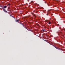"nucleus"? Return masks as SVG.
I'll use <instances>...</instances> for the list:
<instances>
[{"instance_id": "1", "label": "nucleus", "mask_w": 65, "mask_h": 65, "mask_svg": "<svg viewBox=\"0 0 65 65\" xmlns=\"http://www.w3.org/2000/svg\"><path fill=\"white\" fill-rule=\"evenodd\" d=\"M45 22H47V23L48 24H51V21L49 20H47L45 21Z\"/></svg>"}, {"instance_id": "2", "label": "nucleus", "mask_w": 65, "mask_h": 65, "mask_svg": "<svg viewBox=\"0 0 65 65\" xmlns=\"http://www.w3.org/2000/svg\"><path fill=\"white\" fill-rule=\"evenodd\" d=\"M31 17V15H29L28 16V18H29V20H32V19H33V18L32 17Z\"/></svg>"}, {"instance_id": "3", "label": "nucleus", "mask_w": 65, "mask_h": 65, "mask_svg": "<svg viewBox=\"0 0 65 65\" xmlns=\"http://www.w3.org/2000/svg\"><path fill=\"white\" fill-rule=\"evenodd\" d=\"M2 9L5 12H6V13H8V12L7 11H6L5 9L4 8H2Z\"/></svg>"}, {"instance_id": "4", "label": "nucleus", "mask_w": 65, "mask_h": 65, "mask_svg": "<svg viewBox=\"0 0 65 65\" xmlns=\"http://www.w3.org/2000/svg\"><path fill=\"white\" fill-rule=\"evenodd\" d=\"M20 24H21V25H22V26H23L25 28V29H26V28L25 27L26 26L25 25H24L23 24H22V23H21Z\"/></svg>"}, {"instance_id": "5", "label": "nucleus", "mask_w": 65, "mask_h": 65, "mask_svg": "<svg viewBox=\"0 0 65 65\" xmlns=\"http://www.w3.org/2000/svg\"><path fill=\"white\" fill-rule=\"evenodd\" d=\"M59 35H60V34H61V35H62V36H63V35H62L63 34V33H62V32H60V33H59Z\"/></svg>"}, {"instance_id": "6", "label": "nucleus", "mask_w": 65, "mask_h": 65, "mask_svg": "<svg viewBox=\"0 0 65 65\" xmlns=\"http://www.w3.org/2000/svg\"><path fill=\"white\" fill-rule=\"evenodd\" d=\"M32 14L33 15V16H34V17H36L35 16V14H34V13H32Z\"/></svg>"}, {"instance_id": "7", "label": "nucleus", "mask_w": 65, "mask_h": 65, "mask_svg": "<svg viewBox=\"0 0 65 65\" xmlns=\"http://www.w3.org/2000/svg\"><path fill=\"white\" fill-rule=\"evenodd\" d=\"M19 21H20L18 20H15V22H18V23H19Z\"/></svg>"}, {"instance_id": "8", "label": "nucleus", "mask_w": 65, "mask_h": 65, "mask_svg": "<svg viewBox=\"0 0 65 65\" xmlns=\"http://www.w3.org/2000/svg\"><path fill=\"white\" fill-rule=\"evenodd\" d=\"M7 7V6H4V8H6Z\"/></svg>"}, {"instance_id": "9", "label": "nucleus", "mask_w": 65, "mask_h": 65, "mask_svg": "<svg viewBox=\"0 0 65 65\" xmlns=\"http://www.w3.org/2000/svg\"><path fill=\"white\" fill-rule=\"evenodd\" d=\"M43 40H44V41H46V42H48V43H49V42H47V41H46V40H44V39H43Z\"/></svg>"}, {"instance_id": "10", "label": "nucleus", "mask_w": 65, "mask_h": 65, "mask_svg": "<svg viewBox=\"0 0 65 65\" xmlns=\"http://www.w3.org/2000/svg\"><path fill=\"white\" fill-rule=\"evenodd\" d=\"M26 29H27V30H28V31H31V30H30V29H28L27 28H26Z\"/></svg>"}, {"instance_id": "11", "label": "nucleus", "mask_w": 65, "mask_h": 65, "mask_svg": "<svg viewBox=\"0 0 65 65\" xmlns=\"http://www.w3.org/2000/svg\"><path fill=\"white\" fill-rule=\"evenodd\" d=\"M42 31H42H43V32H44V29H43Z\"/></svg>"}, {"instance_id": "12", "label": "nucleus", "mask_w": 65, "mask_h": 65, "mask_svg": "<svg viewBox=\"0 0 65 65\" xmlns=\"http://www.w3.org/2000/svg\"><path fill=\"white\" fill-rule=\"evenodd\" d=\"M8 11H10V10H9V9H8Z\"/></svg>"}, {"instance_id": "13", "label": "nucleus", "mask_w": 65, "mask_h": 65, "mask_svg": "<svg viewBox=\"0 0 65 65\" xmlns=\"http://www.w3.org/2000/svg\"><path fill=\"white\" fill-rule=\"evenodd\" d=\"M55 48H56L57 49H58V47H55Z\"/></svg>"}, {"instance_id": "14", "label": "nucleus", "mask_w": 65, "mask_h": 65, "mask_svg": "<svg viewBox=\"0 0 65 65\" xmlns=\"http://www.w3.org/2000/svg\"><path fill=\"white\" fill-rule=\"evenodd\" d=\"M8 5L9 6V5H10V4H8Z\"/></svg>"}, {"instance_id": "15", "label": "nucleus", "mask_w": 65, "mask_h": 65, "mask_svg": "<svg viewBox=\"0 0 65 65\" xmlns=\"http://www.w3.org/2000/svg\"><path fill=\"white\" fill-rule=\"evenodd\" d=\"M10 15V17H12V16L11 15Z\"/></svg>"}, {"instance_id": "16", "label": "nucleus", "mask_w": 65, "mask_h": 65, "mask_svg": "<svg viewBox=\"0 0 65 65\" xmlns=\"http://www.w3.org/2000/svg\"><path fill=\"white\" fill-rule=\"evenodd\" d=\"M0 7H2L1 6H0Z\"/></svg>"}, {"instance_id": "17", "label": "nucleus", "mask_w": 65, "mask_h": 65, "mask_svg": "<svg viewBox=\"0 0 65 65\" xmlns=\"http://www.w3.org/2000/svg\"><path fill=\"white\" fill-rule=\"evenodd\" d=\"M47 15H48V14H47Z\"/></svg>"}, {"instance_id": "18", "label": "nucleus", "mask_w": 65, "mask_h": 65, "mask_svg": "<svg viewBox=\"0 0 65 65\" xmlns=\"http://www.w3.org/2000/svg\"><path fill=\"white\" fill-rule=\"evenodd\" d=\"M8 13L9 14V12H8Z\"/></svg>"}, {"instance_id": "19", "label": "nucleus", "mask_w": 65, "mask_h": 65, "mask_svg": "<svg viewBox=\"0 0 65 65\" xmlns=\"http://www.w3.org/2000/svg\"><path fill=\"white\" fill-rule=\"evenodd\" d=\"M43 35H42V36H43Z\"/></svg>"}, {"instance_id": "20", "label": "nucleus", "mask_w": 65, "mask_h": 65, "mask_svg": "<svg viewBox=\"0 0 65 65\" xmlns=\"http://www.w3.org/2000/svg\"><path fill=\"white\" fill-rule=\"evenodd\" d=\"M49 13V12H48V13Z\"/></svg>"}, {"instance_id": "21", "label": "nucleus", "mask_w": 65, "mask_h": 65, "mask_svg": "<svg viewBox=\"0 0 65 65\" xmlns=\"http://www.w3.org/2000/svg\"><path fill=\"white\" fill-rule=\"evenodd\" d=\"M52 15H53V14H52Z\"/></svg>"}, {"instance_id": "22", "label": "nucleus", "mask_w": 65, "mask_h": 65, "mask_svg": "<svg viewBox=\"0 0 65 65\" xmlns=\"http://www.w3.org/2000/svg\"><path fill=\"white\" fill-rule=\"evenodd\" d=\"M12 17H13V16H12Z\"/></svg>"}]
</instances>
